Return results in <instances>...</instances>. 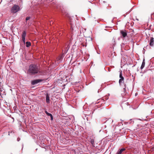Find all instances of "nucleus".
I'll list each match as a JSON object with an SVG mask.
<instances>
[{
	"mask_svg": "<svg viewBox=\"0 0 154 154\" xmlns=\"http://www.w3.org/2000/svg\"><path fill=\"white\" fill-rule=\"evenodd\" d=\"M20 140V138H19V137H18V138H17V141H19Z\"/></svg>",
	"mask_w": 154,
	"mask_h": 154,
	"instance_id": "nucleus-21",
	"label": "nucleus"
},
{
	"mask_svg": "<svg viewBox=\"0 0 154 154\" xmlns=\"http://www.w3.org/2000/svg\"><path fill=\"white\" fill-rule=\"evenodd\" d=\"M0 94L1 96L2 95H4L5 94V91L4 89L2 88V87H0Z\"/></svg>",
	"mask_w": 154,
	"mask_h": 154,
	"instance_id": "nucleus-8",
	"label": "nucleus"
},
{
	"mask_svg": "<svg viewBox=\"0 0 154 154\" xmlns=\"http://www.w3.org/2000/svg\"><path fill=\"white\" fill-rule=\"evenodd\" d=\"M12 119H13V122H14V118L13 117H12Z\"/></svg>",
	"mask_w": 154,
	"mask_h": 154,
	"instance_id": "nucleus-25",
	"label": "nucleus"
},
{
	"mask_svg": "<svg viewBox=\"0 0 154 154\" xmlns=\"http://www.w3.org/2000/svg\"><path fill=\"white\" fill-rule=\"evenodd\" d=\"M26 31H24L23 33V34L22 35V40L24 43L25 42V37L26 36Z\"/></svg>",
	"mask_w": 154,
	"mask_h": 154,
	"instance_id": "nucleus-4",
	"label": "nucleus"
},
{
	"mask_svg": "<svg viewBox=\"0 0 154 154\" xmlns=\"http://www.w3.org/2000/svg\"><path fill=\"white\" fill-rule=\"evenodd\" d=\"M120 33L123 38L125 37L127 35V33L125 32V30H121L120 31Z\"/></svg>",
	"mask_w": 154,
	"mask_h": 154,
	"instance_id": "nucleus-7",
	"label": "nucleus"
},
{
	"mask_svg": "<svg viewBox=\"0 0 154 154\" xmlns=\"http://www.w3.org/2000/svg\"><path fill=\"white\" fill-rule=\"evenodd\" d=\"M50 117H51V120H52L53 119V116L52 115L51 116H50Z\"/></svg>",
	"mask_w": 154,
	"mask_h": 154,
	"instance_id": "nucleus-20",
	"label": "nucleus"
},
{
	"mask_svg": "<svg viewBox=\"0 0 154 154\" xmlns=\"http://www.w3.org/2000/svg\"><path fill=\"white\" fill-rule=\"evenodd\" d=\"M122 153V152L120 151L119 149L118 151L116 154H121Z\"/></svg>",
	"mask_w": 154,
	"mask_h": 154,
	"instance_id": "nucleus-15",
	"label": "nucleus"
},
{
	"mask_svg": "<svg viewBox=\"0 0 154 154\" xmlns=\"http://www.w3.org/2000/svg\"><path fill=\"white\" fill-rule=\"evenodd\" d=\"M91 143L92 144H93L94 143V140L93 139L91 140Z\"/></svg>",
	"mask_w": 154,
	"mask_h": 154,
	"instance_id": "nucleus-18",
	"label": "nucleus"
},
{
	"mask_svg": "<svg viewBox=\"0 0 154 154\" xmlns=\"http://www.w3.org/2000/svg\"><path fill=\"white\" fill-rule=\"evenodd\" d=\"M20 10L19 6L17 5H14L11 9V12L13 13H15Z\"/></svg>",
	"mask_w": 154,
	"mask_h": 154,
	"instance_id": "nucleus-2",
	"label": "nucleus"
},
{
	"mask_svg": "<svg viewBox=\"0 0 154 154\" xmlns=\"http://www.w3.org/2000/svg\"><path fill=\"white\" fill-rule=\"evenodd\" d=\"M70 24L71 25V28L72 29V30H73V28H72V24L71 23Z\"/></svg>",
	"mask_w": 154,
	"mask_h": 154,
	"instance_id": "nucleus-22",
	"label": "nucleus"
},
{
	"mask_svg": "<svg viewBox=\"0 0 154 154\" xmlns=\"http://www.w3.org/2000/svg\"><path fill=\"white\" fill-rule=\"evenodd\" d=\"M137 94H135V95L136 96L137 95Z\"/></svg>",
	"mask_w": 154,
	"mask_h": 154,
	"instance_id": "nucleus-27",
	"label": "nucleus"
},
{
	"mask_svg": "<svg viewBox=\"0 0 154 154\" xmlns=\"http://www.w3.org/2000/svg\"><path fill=\"white\" fill-rule=\"evenodd\" d=\"M61 11H62V13L63 14V15H65V16H66L68 17H69V16L68 14V13L67 12H65V11H64V10H63V9H62Z\"/></svg>",
	"mask_w": 154,
	"mask_h": 154,
	"instance_id": "nucleus-10",
	"label": "nucleus"
},
{
	"mask_svg": "<svg viewBox=\"0 0 154 154\" xmlns=\"http://www.w3.org/2000/svg\"><path fill=\"white\" fill-rule=\"evenodd\" d=\"M8 135H10V134H9V133Z\"/></svg>",
	"mask_w": 154,
	"mask_h": 154,
	"instance_id": "nucleus-29",
	"label": "nucleus"
},
{
	"mask_svg": "<svg viewBox=\"0 0 154 154\" xmlns=\"http://www.w3.org/2000/svg\"><path fill=\"white\" fill-rule=\"evenodd\" d=\"M62 57H60V59H62Z\"/></svg>",
	"mask_w": 154,
	"mask_h": 154,
	"instance_id": "nucleus-26",
	"label": "nucleus"
},
{
	"mask_svg": "<svg viewBox=\"0 0 154 154\" xmlns=\"http://www.w3.org/2000/svg\"><path fill=\"white\" fill-rule=\"evenodd\" d=\"M26 46L27 47H29L31 45V43L29 42H26Z\"/></svg>",
	"mask_w": 154,
	"mask_h": 154,
	"instance_id": "nucleus-13",
	"label": "nucleus"
},
{
	"mask_svg": "<svg viewBox=\"0 0 154 154\" xmlns=\"http://www.w3.org/2000/svg\"><path fill=\"white\" fill-rule=\"evenodd\" d=\"M137 94H135V95L136 96L137 95Z\"/></svg>",
	"mask_w": 154,
	"mask_h": 154,
	"instance_id": "nucleus-28",
	"label": "nucleus"
},
{
	"mask_svg": "<svg viewBox=\"0 0 154 154\" xmlns=\"http://www.w3.org/2000/svg\"><path fill=\"white\" fill-rule=\"evenodd\" d=\"M45 81L44 79H37L34 80L31 82V84L32 85H35L38 83Z\"/></svg>",
	"mask_w": 154,
	"mask_h": 154,
	"instance_id": "nucleus-3",
	"label": "nucleus"
},
{
	"mask_svg": "<svg viewBox=\"0 0 154 154\" xmlns=\"http://www.w3.org/2000/svg\"><path fill=\"white\" fill-rule=\"evenodd\" d=\"M132 77H133V81H134V79H135V78H134V77L133 75H132Z\"/></svg>",
	"mask_w": 154,
	"mask_h": 154,
	"instance_id": "nucleus-24",
	"label": "nucleus"
},
{
	"mask_svg": "<svg viewBox=\"0 0 154 154\" xmlns=\"http://www.w3.org/2000/svg\"><path fill=\"white\" fill-rule=\"evenodd\" d=\"M45 113L47 115V114H48V112H47V111H46H46H45Z\"/></svg>",
	"mask_w": 154,
	"mask_h": 154,
	"instance_id": "nucleus-23",
	"label": "nucleus"
},
{
	"mask_svg": "<svg viewBox=\"0 0 154 154\" xmlns=\"http://www.w3.org/2000/svg\"><path fill=\"white\" fill-rule=\"evenodd\" d=\"M119 83L120 85L122 87L126 86V84L124 82V80H119Z\"/></svg>",
	"mask_w": 154,
	"mask_h": 154,
	"instance_id": "nucleus-6",
	"label": "nucleus"
},
{
	"mask_svg": "<svg viewBox=\"0 0 154 154\" xmlns=\"http://www.w3.org/2000/svg\"><path fill=\"white\" fill-rule=\"evenodd\" d=\"M154 38L152 37H151L150 38V40L149 41V45L150 46H152L154 45Z\"/></svg>",
	"mask_w": 154,
	"mask_h": 154,
	"instance_id": "nucleus-5",
	"label": "nucleus"
},
{
	"mask_svg": "<svg viewBox=\"0 0 154 154\" xmlns=\"http://www.w3.org/2000/svg\"><path fill=\"white\" fill-rule=\"evenodd\" d=\"M145 65V60L144 59L143 60L141 66L140 67V69H142L144 67Z\"/></svg>",
	"mask_w": 154,
	"mask_h": 154,
	"instance_id": "nucleus-11",
	"label": "nucleus"
},
{
	"mask_svg": "<svg viewBox=\"0 0 154 154\" xmlns=\"http://www.w3.org/2000/svg\"><path fill=\"white\" fill-rule=\"evenodd\" d=\"M40 72L37 65L31 64L29 66L27 71V73L30 75H33L39 73Z\"/></svg>",
	"mask_w": 154,
	"mask_h": 154,
	"instance_id": "nucleus-1",
	"label": "nucleus"
},
{
	"mask_svg": "<svg viewBox=\"0 0 154 154\" xmlns=\"http://www.w3.org/2000/svg\"><path fill=\"white\" fill-rule=\"evenodd\" d=\"M123 88L124 92V93H127L126 89V85L125 86H123Z\"/></svg>",
	"mask_w": 154,
	"mask_h": 154,
	"instance_id": "nucleus-14",
	"label": "nucleus"
},
{
	"mask_svg": "<svg viewBox=\"0 0 154 154\" xmlns=\"http://www.w3.org/2000/svg\"><path fill=\"white\" fill-rule=\"evenodd\" d=\"M119 78H120L119 80H124V78L122 76V71H120Z\"/></svg>",
	"mask_w": 154,
	"mask_h": 154,
	"instance_id": "nucleus-12",
	"label": "nucleus"
},
{
	"mask_svg": "<svg viewBox=\"0 0 154 154\" xmlns=\"http://www.w3.org/2000/svg\"><path fill=\"white\" fill-rule=\"evenodd\" d=\"M46 102L47 103H50V97L48 94H47L46 95Z\"/></svg>",
	"mask_w": 154,
	"mask_h": 154,
	"instance_id": "nucleus-9",
	"label": "nucleus"
},
{
	"mask_svg": "<svg viewBox=\"0 0 154 154\" xmlns=\"http://www.w3.org/2000/svg\"><path fill=\"white\" fill-rule=\"evenodd\" d=\"M47 115L48 116H51L52 115V114H51V113H48Z\"/></svg>",
	"mask_w": 154,
	"mask_h": 154,
	"instance_id": "nucleus-19",
	"label": "nucleus"
},
{
	"mask_svg": "<svg viewBox=\"0 0 154 154\" xmlns=\"http://www.w3.org/2000/svg\"><path fill=\"white\" fill-rule=\"evenodd\" d=\"M125 150V148H122L121 149H119L120 151L122 152Z\"/></svg>",
	"mask_w": 154,
	"mask_h": 154,
	"instance_id": "nucleus-16",
	"label": "nucleus"
},
{
	"mask_svg": "<svg viewBox=\"0 0 154 154\" xmlns=\"http://www.w3.org/2000/svg\"><path fill=\"white\" fill-rule=\"evenodd\" d=\"M30 18V17H27L26 18V21H27L29 20Z\"/></svg>",
	"mask_w": 154,
	"mask_h": 154,
	"instance_id": "nucleus-17",
	"label": "nucleus"
}]
</instances>
